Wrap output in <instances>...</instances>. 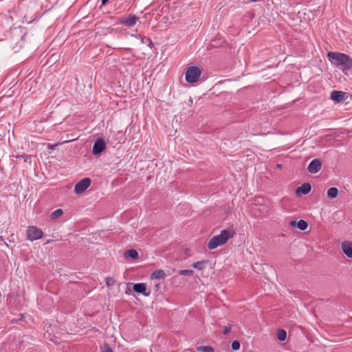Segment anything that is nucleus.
<instances>
[{
  "label": "nucleus",
  "mask_w": 352,
  "mask_h": 352,
  "mask_svg": "<svg viewBox=\"0 0 352 352\" xmlns=\"http://www.w3.org/2000/svg\"><path fill=\"white\" fill-rule=\"evenodd\" d=\"M327 57L331 63L343 72L352 69V58L344 53L329 52Z\"/></svg>",
  "instance_id": "obj_1"
},
{
  "label": "nucleus",
  "mask_w": 352,
  "mask_h": 352,
  "mask_svg": "<svg viewBox=\"0 0 352 352\" xmlns=\"http://www.w3.org/2000/svg\"><path fill=\"white\" fill-rule=\"evenodd\" d=\"M236 234L235 231L232 229L223 230L221 231L220 234L213 236L208 243V248L210 250H214L219 246L223 245L227 243V241L232 238Z\"/></svg>",
  "instance_id": "obj_2"
},
{
  "label": "nucleus",
  "mask_w": 352,
  "mask_h": 352,
  "mask_svg": "<svg viewBox=\"0 0 352 352\" xmlns=\"http://www.w3.org/2000/svg\"><path fill=\"white\" fill-rule=\"evenodd\" d=\"M201 71L197 66L189 67L185 74L187 82L193 83L197 82L201 76Z\"/></svg>",
  "instance_id": "obj_3"
},
{
  "label": "nucleus",
  "mask_w": 352,
  "mask_h": 352,
  "mask_svg": "<svg viewBox=\"0 0 352 352\" xmlns=\"http://www.w3.org/2000/svg\"><path fill=\"white\" fill-rule=\"evenodd\" d=\"M43 232L41 229L36 226H29L27 230V239L33 241L43 238Z\"/></svg>",
  "instance_id": "obj_4"
},
{
  "label": "nucleus",
  "mask_w": 352,
  "mask_h": 352,
  "mask_svg": "<svg viewBox=\"0 0 352 352\" xmlns=\"http://www.w3.org/2000/svg\"><path fill=\"white\" fill-rule=\"evenodd\" d=\"M139 19V17L135 14H130L127 16H123L119 18L118 23L129 28L133 27Z\"/></svg>",
  "instance_id": "obj_5"
},
{
  "label": "nucleus",
  "mask_w": 352,
  "mask_h": 352,
  "mask_svg": "<svg viewBox=\"0 0 352 352\" xmlns=\"http://www.w3.org/2000/svg\"><path fill=\"white\" fill-rule=\"evenodd\" d=\"M91 180L89 177H85L77 182L74 187L75 193L80 195L84 192L91 185Z\"/></svg>",
  "instance_id": "obj_6"
},
{
  "label": "nucleus",
  "mask_w": 352,
  "mask_h": 352,
  "mask_svg": "<svg viewBox=\"0 0 352 352\" xmlns=\"http://www.w3.org/2000/svg\"><path fill=\"white\" fill-rule=\"evenodd\" d=\"M107 145L104 139L102 138H97L94 144L92 153L95 155H100L105 151Z\"/></svg>",
  "instance_id": "obj_7"
},
{
  "label": "nucleus",
  "mask_w": 352,
  "mask_h": 352,
  "mask_svg": "<svg viewBox=\"0 0 352 352\" xmlns=\"http://www.w3.org/2000/svg\"><path fill=\"white\" fill-rule=\"evenodd\" d=\"M133 289L137 294H141L144 296H148L151 294V290L147 289L146 284L139 283L133 284Z\"/></svg>",
  "instance_id": "obj_8"
},
{
  "label": "nucleus",
  "mask_w": 352,
  "mask_h": 352,
  "mask_svg": "<svg viewBox=\"0 0 352 352\" xmlns=\"http://www.w3.org/2000/svg\"><path fill=\"white\" fill-rule=\"evenodd\" d=\"M321 168V161L319 159H314L308 165L307 170L309 173L315 174L319 172Z\"/></svg>",
  "instance_id": "obj_9"
},
{
  "label": "nucleus",
  "mask_w": 352,
  "mask_h": 352,
  "mask_svg": "<svg viewBox=\"0 0 352 352\" xmlns=\"http://www.w3.org/2000/svg\"><path fill=\"white\" fill-rule=\"evenodd\" d=\"M347 97V94L341 91L334 90L331 94V99L336 102H343Z\"/></svg>",
  "instance_id": "obj_10"
},
{
  "label": "nucleus",
  "mask_w": 352,
  "mask_h": 352,
  "mask_svg": "<svg viewBox=\"0 0 352 352\" xmlns=\"http://www.w3.org/2000/svg\"><path fill=\"white\" fill-rule=\"evenodd\" d=\"M311 190V186L309 183H304L300 186H298L295 193L297 197H300L302 195H307Z\"/></svg>",
  "instance_id": "obj_11"
},
{
  "label": "nucleus",
  "mask_w": 352,
  "mask_h": 352,
  "mask_svg": "<svg viewBox=\"0 0 352 352\" xmlns=\"http://www.w3.org/2000/svg\"><path fill=\"white\" fill-rule=\"evenodd\" d=\"M342 250L345 255L352 258V242L344 241L342 243Z\"/></svg>",
  "instance_id": "obj_12"
},
{
  "label": "nucleus",
  "mask_w": 352,
  "mask_h": 352,
  "mask_svg": "<svg viewBox=\"0 0 352 352\" xmlns=\"http://www.w3.org/2000/svg\"><path fill=\"white\" fill-rule=\"evenodd\" d=\"M166 273L162 270H155L150 276V279H164Z\"/></svg>",
  "instance_id": "obj_13"
},
{
  "label": "nucleus",
  "mask_w": 352,
  "mask_h": 352,
  "mask_svg": "<svg viewBox=\"0 0 352 352\" xmlns=\"http://www.w3.org/2000/svg\"><path fill=\"white\" fill-rule=\"evenodd\" d=\"M124 256L126 258H130L132 260H137L139 258V254L137 250L134 249H130L125 252Z\"/></svg>",
  "instance_id": "obj_14"
},
{
  "label": "nucleus",
  "mask_w": 352,
  "mask_h": 352,
  "mask_svg": "<svg viewBox=\"0 0 352 352\" xmlns=\"http://www.w3.org/2000/svg\"><path fill=\"white\" fill-rule=\"evenodd\" d=\"M338 189L336 187H331L327 190V197L330 199H335L338 195Z\"/></svg>",
  "instance_id": "obj_15"
},
{
  "label": "nucleus",
  "mask_w": 352,
  "mask_h": 352,
  "mask_svg": "<svg viewBox=\"0 0 352 352\" xmlns=\"http://www.w3.org/2000/svg\"><path fill=\"white\" fill-rule=\"evenodd\" d=\"M276 336L278 340L285 341L287 338V332L283 329H279L277 331Z\"/></svg>",
  "instance_id": "obj_16"
},
{
  "label": "nucleus",
  "mask_w": 352,
  "mask_h": 352,
  "mask_svg": "<svg viewBox=\"0 0 352 352\" xmlns=\"http://www.w3.org/2000/svg\"><path fill=\"white\" fill-rule=\"evenodd\" d=\"M208 263V260H203L201 261L195 262L192 264V267L197 269L198 270H202L204 268V265Z\"/></svg>",
  "instance_id": "obj_17"
},
{
  "label": "nucleus",
  "mask_w": 352,
  "mask_h": 352,
  "mask_svg": "<svg viewBox=\"0 0 352 352\" xmlns=\"http://www.w3.org/2000/svg\"><path fill=\"white\" fill-rule=\"evenodd\" d=\"M63 214V210L62 209H56L54 212H52L50 214L51 219L55 220L62 216Z\"/></svg>",
  "instance_id": "obj_18"
},
{
  "label": "nucleus",
  "mask_w": 352,
  "mask_h": 352,
  "mask_svg": "<svg viewBox=\"0 0 352 352\" xmlns=\"http://www.w3.org/2000/svg\"><path fill=\"white\" fill-rule=\"evenodd\" d=\"M308 226H309L308 223L303 219H300L297 222V228L300 230H302V231L307 230L308 228Z\"/></svg>",
  "instance_id": "obj_19"
},
{
  "label": "nucleus",
  "mask_w": 352,
  "mask_h": 352,
  "mask_svg": "<svg viewBox=\"0 0 352 352\" xmlns=\"http://www.w3.org/2000/svg\"><path fill=\"white\" fill-rule=\"evenodd\" d=\"M197 350L200 352H214L213 347L210 346H200L197 347Z\"/></svg>",
  "instance_id": "obj_20"
},
{
  "label": "nucleus",
  "mask_w": 352,
  "mask_h": 352,
  "mask_svg": "<svg viewBox=\"0 0 352 352\" xmlns=\"http://www.w3.org/2000/svg\"><path fill=\"white\" fill-rule=\"evenodd\" d=\"M141 41L142 43L146 44L150 48H152L153 46V42L149 37L143 36Z\"/></svg>",
  "instance_id": "obj_21"
},
{
  "label": "nucleus",
  "mask_w": 352,
  "mask_h": 352,
  "mask_svg": "<svg viewBox=\"0 0 352 352\" xmlns=\"http://www.w3.org/2000/svg\"><path fill=\"white\" fill-rule=\"evenodd\" d=\"M178 274L182 276H192L194 271L191 270H182L178 272Z\"/></svg>",
  "instance_id": "obj_22"
},
{
  "label": "nucleus",
  "mask_w": 352,
  "mask_h": 352,
  "mask_svg": "<svg viewBox=\"0 0 352 352\" xmlns=\"http://www.w3.org/2000/svg\"><path fill=\"white\" fill-rule=\"evenodd\" d=\"M232 82V80L230 78H227L223 80H220L217 82L212 88H214L215 87H218L220 85H227V84L230 83Z\"/></svg>",
  "instance_id": "obj_23"
},
{
  "label": "nucleus",
  "mask_w": 352,
  "mask_h": 352,
  "mask_svg": "<svg viewBox=\"0 0 352 352\" xmlns=\"http://www.w3.org/2000/svg\"><path fill=\"white\" fill-rule=\"evenodd\" d=\"M101 349L102 350V352H113V351L111 349V347L110 346V345L107 342H104L103 344Z\"/></svg>",
  "instance_id": "obj_24"
},
{
  "label": "nucleus",
  "mask_w": 352,
  "mask_h": 352,
  "mask_svg": "<svg viewBox=\"0 0 352 352\" xmlns=\"http://www.w3.org/2000/svg\"><path fill=\"white\" fill-rule=\"evenodd\" d=\"M105 282L108 287H111L115 284V280L112 277H107L105 278Z\"/></svg>",
  "instance_id": "obj_25"
},
{
  "label": "nucleus",
  "mask_w": 352,
  "mask_h": 352,
  "mask_svg": "<svg viewBox=\"0 0 352 352\" xmlns=\"http://www.w3.org/2000/svg\"><path fill=\"white\" fill-rule=\"evenodd\" d=\"M231 346H232V349L233 351H237L240 349L241 344H240L239 341L234 340L232 342Z\"/></svg>",
  "instance_id": "obj_26"
},
{
  "label": "nucleus",
  "mask_w": 352,
  "mask_h": 352,
  "mask_svg": "<svg viewBox=\"0 0 352 352\" xmlns=\"http://www.w3.org/2000/svg\"><path fill=\"white\" fill-rule=\"evenodd\" d=\"M25 85L27 87L32 88L33 87H36V82L35 80L30 79L25 82Z\"/></svg>",
  "instance_id": "obj_27"
},
{
  "label": "nucleus",
  "mask_w": 352,
  "mask_h": 352,
  "mask_svg": "<svg viewBox=\"0 0 352 352\" xmlns=\"http://www.w3.org/2000/svg\"><path fill=\"white\" fill-rule=\"evenodd\" d=\"M32 157V155H27V154H23V155H16L15 156L16 158L19 159V158H21V159H24V161L26 162L27 161V159L28 158H31Z\"/></svg>",
  "instance_id": "obj_28"
},
{
  "label": "nucleus",
  "mask_w": 352,
  "mask_h": 352,
  "mask_svg": "<svg viewBox=\"0 0 352 352\" xmlns=\"http://www.w3.org/2000/svg\"><path fill=\"white\" fill-rule=\"evenodd\" d=\"M232 326L230 324H228V326L225 327L223 331V334L225 335V336L228 335L230 332V331L232 329Z\"/></svg>",
  "instance_id": "obj_29"
},
{
  "label": "nucleus",
  "mask_w": 352,
  "mask_h": 352,
  "mask_svg": "<svg viewBox=\"0 0 352 352\" xmlns=\"http://www.w3.org/2000/svg\"><path fill=\"white\" fill-rule=\"evenodd\" d=\"M118 93H116L115 94L117 96H120L121 97L123 96L124 93L126 92V91L125 89H118Z\"/></svg>",
  "instance_id": "obj_30"
},
{
  "label": "nucleus",
  "mask_w": 352,
  "mask_h": 352,
  "mask_svg": "<svg viewBox=\"0 0 352 352\" xmlns=\"http://www.w3.org/2000/svg\"><path fill=\"white\" fill-rule=\"evenodd\" d=\"M297 222L296 220H292L289 223V225L293 228L297 227Z\"/></svg>",
  "instance_id": "obj_31"
},
{
  "label": "nucleus",
  "mask_w": 352,
  "mask_h": 352,
  "mask_svg": "<svg viewBox=\"0 0 352 352\" xmlns=\"http://www.w3.org/2000/svg\"><path fill=\"white\" fill-rule=\"evenodd\" d=\"M57 145H58L57 144H47V148L51 150H54L57 146Z\"/></svg>",
  "instance_id": "obj_32"
},
{
  "label": "nucleus",
  "mask_w": 352,
  "mask_h": 352,
  "mask_svg": "<svg viewBox=\"0 0 352 352\" xmlns=\"http://www.w3.org/2000/svg\"><path fill=\"white\" fill-rule=\"evenodd\" d=\"M109 0H101V5L105 6L109 2Z\"/></svg>",
  "instance_id": "obj_33"
},
{
  "label": "nucleus",
  "mask_w": 352,
  "mask_h": 352,
  "mask_svg": "<svg viewBox=\"0 0 352 352\" xmlns=\"http://www.w3.org/2000/svg\"><path fill=\"white\" fill-rule=\"evenodd\" d=\"M155 290L157 291L160 288V283H157L155 285Z\"/></svg>",
  "instance_id": "obj_34"
},
{
  "label": "nucleus",
  "mask_w": 352,
  "mask_h": 352,
  "mask_svg": "<svg viewBox=\"0 0 352 352\" xmlns=\"http://www.w3.org/2000/svg\"><path fill=\"white\" fill-rule=\"evenodd\" d=\"M125 293H126V294H131V289H129V288L127 287H126V289Z\"/></svg>",
  "instance_id": "obj_35"
},
{
  "label": "nucleus",
  "mask_w": 352,
  "mask_h": 352,
  "mask_svg": "<svg viewBox=\"0 0 352 352\" xmlns=\"http://www.w3.org/2000/svg\"><path fill=\"white\" fill-rule=\"evenodd\" d=\"M11 89H8V96H11L14 94V91L10 92Z\"/></svg>",
  "instance_id": "obj_36"
},
{
  "label": "nucleus",
  "mask_w": 352,
  "mask_h": 352,
  "mask_svg": "<svg viewBox=\"0 0 352 352\" xmlns=\"http://www.w3.org/2000/svg\"><path fill=\"white\" fill-rule=\"evenodd\" d=\"M276 167H277V168H281L282 165L278 164L276 165Z\"/></svg>",
  "instance_id": "obj_37"
},
{
  "label": "nucleus",
  "mask_w": 352,
  "mask_h": 352,
  "mask_svg": "<svg viewBox=\"0 0 352 352\" xmlns=\"http://www.w3.org/2000/svg\"><path fill=\"white\" fill-rule=\"evenodd\" d=\"M0 240H3V238H2V236H0Z\"/></svg>",
  "instance_id": "obj_38"
}]
</instances>
